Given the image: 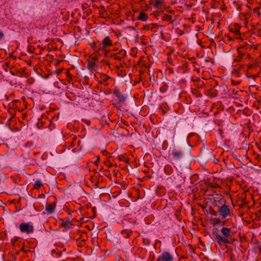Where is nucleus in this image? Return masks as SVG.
Instances as JSON below:
<instances>
[{
    "mask_svg": "<svg viewBox=\"0 0 261 261\" xmlns=\"http://www.w3.org/2000/svg\"><path fill=\"white\" fill-rule=\"evenodd\" d=\"M121 233L122 235H123L124 238H127L129 237L131 232L127 229H124L121 231Z\"/></svg>",
    "mask_w": 261,
    "mask_h": 261,
    "instance_id": "obj_19",
    "label": "nucleus"
},
{
    "mask_svg": "<svg viewBox=\"0 0 261 261\" xmlns=\"http://www.w3.org/2000/svg\"><path fill=\"white\" fill-rule=\"evenodd\" d=\"M101 44V48L104 49L105 47L111 46L112 45V43L109 37L107 36L102 40Z\"/></svg>",
    "mask_w": 261,
    "mask_h": 261,
    "instance_id": "obj_9",
    "label": "nucleus"
},
{
    "mask_svg": "<svg viewBox=\"0 0 261 261\" xmlns=\"http://www.w3.org/2000/svg\"><path fill=\"white\" fill-rule=\"evenodd\" d=\"M234 33L237 35H240V32L239 31V30L238 29H236L235 30V31H234Z\"/></svg>",
    "mask_w": 261,
    "mask_h": 261,
    "instance_id": "obj_25",
    "label": "nucleus"
},
{
    "mask_svg": "<svg viewBox=\"0 0 261 261\" xmlns=\"http://www.w3.org/2000/svg\"><path fill=\"white\" fill-rule=\"evenodd\" d=\"M61 227H64L66 228H70L71 227V223L69 221L62 220V222L60 224Z\"/></svg>",
    "mask_w": 261,
    "mask_h": 261,
    "instance_id": "obj_15",
    "label": "nucleus"
},
{
    "mask_svg": "<svg viewBox=\"0 0 261 261\" xmlns=\"http://www.w3.org/2000/svg\"><path fill=\"white\" fill-rule=\"evenodd\" d=\"M96 68H97L96 67L95 63L94 62H89L88 63V68L90 70H92L94 69V70H96Z\"/></svg>",
    "mask_w": 261,
    "mask_h": 261,
    "instance_id": "obj_18",
    "label": "nucleus"
},
{
    "mask_svg": "<svg viewBox=\"0 0 261 261\" xmlns=\"http://www.w3.org/2000/svg\"><path fill=\"white\" fill-rule=\"evenodd\" d=\"M217 213H218L217 212H215V211H214V210H213V212L211 213V214H212V215H215V216L217 215Z\"/></svg>",
    "mask_w": 261,
    "mask_h": 261,
    "instance_id": "obj_29",
    "label": "nucleus"
},
{
    "mask_svg": "<svg viewBox=\"0 0 261 261\" xmlns=\"http://www.w3.org/2000/svg\"><path fill=\"white\" fill-rule=\"evenodd\" d=\"M120 53H117L113 56V57L114 59L117 60H120L121 59V57L119 56Z\"/></svg>",
    "mask_w": 261,
    "mask_h": 261,
    "instance_id": "obj_22",
    "label": "nucleus"
},
{
    "mask_svg": "<svg viewBox=\"0 0 261 261\" xmlns=\"http://www.w3.org/2000/svg\"><path fill=\"white\" fill-rule=\"evenodd\" d=\"M4 34L2 31L0 30V40H1L4 37Z\"/></svg>",
    "mask_w": 261,
    "mask_h": 261,
    "instance_id": "obj_27",
    "label": "nucleus"
},
{
    "mask_svg": "<svg viewBox=\"0 0 261 261\" xmlns=\"http://www.w3.org/2000/svg\"><path fill=\"white\" fill-rule=\"evenodd\" d=\"M242 58L241 56H239V55L236 58V59L234 60V62H239L241 60Z\"/></svg>",
    "mask_w": 261,
    "mask_h": 261,
    "instance_id": "obj_23",
    "label": "nucleus"
},
{
    "mask_svg": "<svg viewBox=\"0 0 261 261\" xmlns=\"http://www.w3.org/2000/svg\"><path fill=\"white\" fill-rule=\"evenodd\" d=\"M148 18V16L146 13L144 12H141L139 16L137 17V20L146 21Z\"/></svg>",
    "mask_w": 261,
    "mask_h": 261,
    "instance_id": "obj_11",
    "label": "nucleus"
},
{
    "mask_svg": "<svg viewBox=\"0 0 261 261\" xmlns=\"http://www.w3.org/2000/svg\"><path fill=\"white\" fill-rule=\"evenodd\" d=\"M218 161V160H217V161H215V163H217V162Z\"/></svg>",
    "mask_w": 261,
    "mask_h": 261,
    "instance_id": "obj_33",
    "label": "nucleus"
},
{
    "mask_svg": "<svg viewBox=\"0 0 261 261\" xmlns=\"http://www.w3.org/2000/svg\"><path fill=\"white\" fill-rule=\"evenodd\" d=\"M66 145H68V148L71 149L74 152H79L82 149L83 145L82 141L79 138L74 137L71 139V140L66 142Z\"/></svg>",
    "mask_w": 261,
    "mask_h": 261,
    "instance_id": "obj_2",
    "label": "nucleus"
},
{
    "mask_svg": "<svg viewBox=\"0 0 261 261\" xmlns=\"http://www.w3.org/2000/svg\"><path fill=\"white\" fill-rule=\"evenodd\" d=\"M158 27V25L157 24L151 23V24H146V25H145L143 27V29L145 30L153 31V30L154 29Z\"/></svg>",
    "mask_w": 261,
    "mask_h": 261,
    "instance_id": "obj_12",
    "label": "nucleus"
},
{
    "mask_svg": "<svg viewBox=\"0 0 261 261\" xmlns=\"http://www.w3.org/2000/svg\"><path fill=\"white\" fill-rule=\"evenodd\" d=\"M225 199L221 194H215L214 197V201L212 203L215 206L219 207L225 203Z\"/></svg>",
    "mask_w": 261,
    "mask_h": 261,
    "instance_id": "obj_6",
    "label": "nucleus"
},
{
    "mask_svg": "<svg viewBox=\"0 0 261 261\" xmlns=\"http://www.w3.org/2000/svg\"><path fill=\"white\" fill-rule=\"evenodd\" d=\"M20 231L27 234L32 233L34 231V227L32 224L30 223H21L19 226Z\"/></svg>",
    "mask_w": 261,
    "mask_h": 261,
    "instance_id": "obj_4",
    "label": "nucleus"
},
{
    "mask_svg": "<svg viewBox=\"0 0 261 261\" xmlns=\"http://www.w3.org/2000/svg\"><path fill=\"white\" fill-rule=\"evenodd\" d=\"M221 224L222 226L225 225V221H222V222L221 221Z\"/></svg>",
    "mask_w": 261,
    "mask_h": 261,
    "instance_id": "obj_31",
    "label": "nucleus"
},
{
    "mask_svg": "<svg viewBox=\"0 0 261 261\" xmlns=\"http://www.w3.org/2000/svg\"><path fill=\"white\" fill-rule=\"evenodd\" d=\"M43 185V184L41 180H37L34 184V188L36 190L39 189Z\"/></svg>",
    "mask_w": 261,
    "mask_h": 261,
    "instance_id": "obj_16",
    "label": "nucleus"
},
{
    "mask_svg": "<svg viewBox=\"0 0 261 261\" xmlns=\"http://www.w3.org/2000/svg\"><path fill=\"white\" fill-rule=\"evenodd\" d=\"M217 212L219 215L221 216L223 218H226L230 215V210L228 205L225 203L220 206Z\"/></svg>",
    "mask_w": 261,
    "mask_h": 261,
    "instance_id": "obj_5",
    "label": "nucleus"
},
{
    "mask_svg": "<svg viewBox=\"0 0 261 261\" xmlns=\"http://www.w3.org/2000/svg\"><path fill=\"white\" fill-rule=\"evenodd\" d=\"M258 76H259V75H258V74H255V75H253V79H256L257 77H258Z\"/></svg>",
    "mask_w": 261,
    "mask_h": 261,
    "instance_id": "obj_30",
    "label": "nucleus"
},
{
    "mask_svg": "<svg viewBox=\"0 0 261 261\" xmlns=\"http://www.w3.org/2000/svg\"><path fill=\"white\" fill-rule=\"evenodd\" d=\"M163 20L165 21H169L170 23H173L174 20H172V18L170 15L168 14L164 15L162 17Z\"/></svg>",
    "mask_w": 261,
    "mask_h": 261,
    "instance_id": "obj_17",
    "label": "nucleus"
},
{
    "mask_svg": "<svg viewBox=\"0 0 261 261\" xmlns=\"http://www.w3.org/2000/svg\"><path fill=\"white\" fill-rule=\"evenodd\" d=\"M218 161V160H217V161H215V163H217V162Z\"/></svg>",
    "mask_w": 261,
    "mask_h": 261,
    "instance_id": "obj_34",
    "label": "nucleus"
},
{
    "mask_svg": "<svg viewBox=\"0 0 261 261\" xmlns=\"http://www.w3.org/2000/svg\"><path fill=\"white\" fill-rule=\"evenodd\" d=\"M209 94L212 97H216L217 95V93L216 91L214 90L213 89H211L210 91Z\"/></svg>",
    "mask_w": 261,
    "mask_h": 261,
    "instance_id": "obj_21",
    "label": "nucleus"
},
{
    "mask_svg": "<svg viewBox=\"0 0 261 261\" xmlns=\"http://www.w3.org/2000/svg\"><path fill=\"white\" fill-rule=\"evenodd\" d=\"M112 166H113V165L111 164H110V165L108 166V167H109V168H110V167H112Z\"/></svg>",
    "mask_w": 261,
    "mask_h": 261,
    "instance_id": "obj_32",
    "label": "nucleus"
},
{
    "mask_svg": "<svg viewBox=\"0 0 261 261\" xmlns=\"http://www.w3.org/2000/svg\"><path fill=\"white\" fill-rule=\"evenodd\" d=\"M215 224H221V221L219 219H217L215 220Z\"/></svg>",
    "mask_w": 261,
    "mask_h": 261,
    "instance_id": "obj_24",
    "label": "nucleus"
},
{
    "mask_svg": "<svg viewBox=\"0 0 261 261\" xmlns=\"http://www.w3.org/2000/svg\"><path fill=\"white\" fill-rule=\"evenodd\" d=\"M96 158H97V159L95 162V164H97L100 161L99 156H97Z\"/></svg>",
    "mask_w": 261,
    "mask_h": 261,
    "instance_id": "obj_28",
    "label": "nucleus"
},
{
    "mask_svg": "<svg viewBox=\"0 0 261 261\" xmlns=\"http://www.w3.org/2000/svg\"><path fill=\"white\" fill-rule=\"evenodd\" d=\"M155 3L154 4V7L155 8H159L160 5H161L163 3V0H154Z\"/></svg>",
    "mask_w": 261,
    "mask_h": 261,
    "instance_id": "obj_20",
    "label": "nucleus"
},
{
    "mask_svg": "<svg viewBox=\"0 0 261 261\" xmlns=\"http://www.w3.org/2000/svg\"><path fill=\"white\" fill-rule=\"evenodd\" d=\"M99 78L101 81H99V83L102 84L103 82L107 81L110 77L105 73H101Z\"/></svg>",
    "mask_w": 261,
    "mask_h": 261,
    "instance_id": "obj_14",
    "label": "nucleus"
},
{
    "mask_svg": "<svg viewBox=\"0 0 261 261\" xmlns=\"http://www.w3.org/2000/svg\"><path fill=\"white\" fill-rule=\"evenodd\" d=\"M171 154L173 159L175 161H180L184 156V152L182 151H173Z\"/></svg>",
    "mask_w": 261,
    "mask_h": 261,
    "instance_id": "obj_8",
    "label": "nucleus"
},
{
    "mask_svg": "<svg viewBox=\"0 0 261 261\" xmlns=\"http://www.w3.org/2000/svg\"><path fill=\"white\" fill-rule=\"evenodd\" d=\"M200 158L202 162L206 163L214 158V155L212 150L205 148L201 150Z\"/></svg>",
    "mask_w": 261,
    "mask_h": 261,
    "instance_id": "obj_3",
    "label": "nucleus"
},
{
    "mask_svg": "<svg viewBox=\"0 0 261 261\" xmlns=\"http://www.w3.org/2000/svg\"><path fill=\"white\" fill-rule=\"evenodd\" d=\"M156 261H173V257L169 252H164L158 257Z\"/></svg>",
    "mask_w": 261,
    "mask_h": 261,
    "instance_id": "obj_7",
    "label": "nucleus"
},
{
    "mask_svg": "<svg viewBox=\"0 0 261 261\" xmlns=\"http://www.w3.org/2000/svg\"><path fill=\"white\" fill-rule=\"evenodd\" d=\"M114 95L119 99L120 102H123L126 100V97L118 90L114 92Z\"/></svg>",
    "mask_w": 261,
    "mask_h": 261,
    "instance_id": "obj_10",
    "label": "nucleus"
},
{
    "mask_svg": "<svg viewBox=\"0 0 261 261\" xmlns=\"http://www.w3.org/2000/svg\"><path fill=\"white\" fill-rule=\"evenodd\" d=\"M220 232L222 235H220L216 230H213L212 234L214 240L219 244H232L235 239L232 238V234L231 229L225 227H222Z\"/></svg>",
    "mask_w": 261,
    "mask_h": 261,
    "instance_id": "obj_1",
    "label": "nucleus"
},
{
    "mask_svg": "<svg viewBox=\"0 0 261 261\" xmlns=\"http://www.w3.org/2000/svg\"><path fill=\"white\" fill-rule=\"evenodd\" d=\"M239 56H241V58H242L244 56L245 53H242L240 51H239Z\"/></svg>",
    "mask_w": 261,
    "mask_h": 261,
    "instance_id": "obj_26",
    "label": "nucleus"
},
{
    "mask_svg": "<svg viewBox=\"0 0 261 261\" xmlns=\"http://www.w3.org/2000/svg\"><path fill=\"white\" fill-rule=\"evenodd\" d=\"M55 208V206L53 204H47L45 206V210L48 214H51Z\"/></svg>",
    "mask_w": 261,
    "mask_h": 261,
    "instance_id": "obj_13",
    "label": "nucleus"
},
{
    "mask_svg": "<svg viewBox=\"0 0 261 261\" xmlns=\"http://www.w3.org/2000/svg\"><path fill=\"white\" fill-rule=\"evenodd\" d=\"M260 206H261V201L260 202Z\"/></svg>",
    "mask_w": 261,
    "mask_h": 261,
    "instance_id": "obj_35",
    "label": "nucleus"
}]
</instances>
